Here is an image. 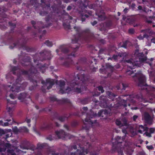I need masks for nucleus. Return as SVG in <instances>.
<instances>
[{
    "instance_id": "1",
    "label": "nucleus",
    "mask_w": 155,
    "mask_h": 155,
    "mask_svg": "<svg viewBox=\"0 0 155 155\" xmlns=\"http://www.w3.org/2000/svg\"><path fill=\"white\" fill-rule=\"evenodd\" d=\"M78 81H77V82L74 84L73 83L71 85V88L67 87L65 88L64 86L65 85L64 81H60V87L59 92L61 94L65 93H68L71 90H74V91L80 93L81 92V89L78 87L79 85L84 86L86 84V80L85 78L84 75L82 74L80 76H78Z\"/></svg>"
},
{
    "instance_id": "2",
    "label": "nucleus",
    "mask_w": 155,
    "mask_h": 155,
    "mask_svg": "<svg viewBox=\"0 0 155 155\" xmlns=\"http://www.w3.org/2000/svg\"><path fill=\"white\" fill-rule=\"evenodd\" d=\"M21 80V78L19 77L16 80L15 83L13 84L11 88V91L14 93V94H11L10 95V97L14 99L15 97V93L18 92L23 90L27 85V83L26 82L24 83L23 84H20Z\"/></svg>"
},
{
    "instance_id": "3",
    "label": "nucleus",
    "mask_w": 155,
    "mask_h": 155,
    "mask_svg": "<svg viewBox=\"0 0 155 155\" xmlns=\"http://www.w3.org/2000/svg\"><path fill=\"white\" fill-rule=\"evenodd\" d=\"M139 61H134L132 58H130L129 59H127L125 61V62L127 64V65L131 69L134 68L135 66H140V64L141 62L144 61H147V62L149 63V64L151 65V63L149 62V61H152L154 60L153 58H151L150 59L148 60L146 58H142L140 59V58H139Z\"/></svg>"
},
{
    "instance_id": "4",
    "label": "nucleus",
    "mask_w": 155,
    "mask_h": 155,
    "mask_svg": "<svg viewBox=\"0 0 155 155\" xmlns=\"http://www.w3.org/2000/svg\"><path fill=\"white\" fill-rule=\"evenodd\" d=\"M126 73L127 75H132V77H136L138 78L139 82L138 85L139 86H141L142 85H145V82L146 78L145 76L141 74V72L140 71L137 73L134 74L133 71L131 70L127 71Z\"/></svg>"
},
{
    "instance_id": "5",
    "label": "nucleus",
    "mask_w": 155,
    "mask_h": 155,
    "mask_svg": "<svg viewBox=\"0 0 155 155\" xmlns=\"http://www.w3.org/2000/svg\"><path fill=\"white\" fill-rule=\"evenodd\" d=\"M100 106L104 108L107 107L112 106V105L110 104L109 101L106 99L105 97L101 96L100 98Z\"/></svg>"
},
{
    "instance_id": "6",
    "label": "nucleus",
    "mask_w": 155,
    "mask_h": 155,
    "mask_svg": "<svg viewBox=\"0 0 155 155\" xmlns=\"http://www.w3.org/2000/svg\"><path fill=\"white\" fill-rule=\"evenodd\" d=\"M142 118L148 123L151 124L153 118L150 116L148 113L145 112L142 115Z\"/></svg>"
},
{
    "instance_id": "7",
    "label": "nucleus",
    "mask_w": 155,
    "mask_h": 155,
    "mask_svg": "<svg viewBox=\"0 0 155 155\" xmlns=\"http://www.w3.org/2000/svg\"><path fill=\"white\" fill-rule=\"evenodd\" d=\"M116 124L117 125L119 126L120 127L125 126L126 128H127L128 127V125L127 123V121L125 119L121 120L117 119L116 120Z\"/></svg>"
},
{
    "instance_id": "8",
    "label": "nucleus",
    "mask_w": 155,
    "mask_h": 155,
    "mask_svg": "<svg viewBox=\"0 0 155 155\" xmlns=\"http://www.w3.org/2000/svg\"><path fill=\"white\" fill-rule=\"evenodd\" d=\"M124 151H125L127 153L129 154H131L133 152V149L130 145H128L127 143H126L125 145V146L124 147Z\"/></svg>"
},
{
    "instance_id": "9",
    "label": "nucleus",
    "mask_w": 155,
    "mask_h": 155,
    "mask_svg": "<svg viewBox=\"0 0 155 155\" xmlns=\"http://www.w3.org/2000/svg\"><path fill=\"white\" fill-rule=\"evenodd\" d=\"M55 133L59 138H64L67 137V135L62 130H60L59 131H56Z\"/></svg>"
},
{
    "instance_id": "10",
    "label": "nucleus",
    "mask_w": 155,
    "mask_h": 155,
    "mask_svg": "<svg viewBox=\"0 0 155 155\" xmlns=\"http://www.w3.org/2000/svg\"><path fill=\"white\" fill-rule=\"evenodd\" d=\"M142 32H144V36L145 38H148L149 36L153 34V32L150 29H147L146 30H142Z\"/></svg>"
},
{
    "instance_id": "11",
    "label": "nucleus",
    "mask_w": 155,
    "mask_h": 155,
    "mask_svg": "<svg viewBox=\"0 0 155 155\" xmlns=\"http://www.w3.org/2000/svg\"><path fill=\"white\" fill-rule=\"evenodd\" d=\"M46 85L47 86V88L49 89L52 87L54 84V81L53 79H48L46 80Z\"/></svg>"
},
{
    "instance_id": "12",
    "label": "nucleus",
    "mask_w": 155,
    "mask_h": 155,
    "mask_svg": "<svg viewBox=\"0 0 155 155\" xmlns=\"http://www.w3.org/2000/svg\"><path fill=\"white\" fill-rule=\"evenodd\" d=\"M14 131L15 132L19 131L20 132H28V130L27 128L25 127H20L19 129V130L18 129L17 127H15Z\"/></svg>"
},
{
    "instance_id": "13",
    "label": "nucleus",
    "mask_w": 155,
    "mask_h": 155,
    "mask_svg": "<svg viewBox=\"0 0 155 155\" xmlns=\"http://www.w3.org/2000/svg\"><path fill=\"white\" fill-rule=\"evenodd\" d=\"M148 129L147 127H144L142 125H140L139 126V129L137 131L140 133L142 134L144 131H147Z\"/></svg>"
},
{
    "instance_id": "14",
    "label": "nucleus",
    "mask_w": 155,
    "mask_h": 155,
    "mask_svg": "<svg viewBox=\"0 0 155 155\" xmlns=\"http://www.w3.org/2000/svg\"><path fill=\"white\" fill-rule=\"evenodd\" d=\"M124 139V137H123L121 138L120 137L117 136L115 139V144H117V145H119V143H122Z\"/></svg>"
},
{
    "instance_id": "15",
    "label": "nucleus",
    "mask_w": 155,
    "mask_h": 155,
    "mask_svg": "<svg viewBox=\"0 0 155 155\" xmlns=\"http://www.w3.org/2000/svg\"><path fill=\"white\" fill-rule=\"evenodd\" d=\"M27 96V94L25 93H22L20 94V95L18 97L19 100L22 101Z\"/></svg>"
},
{
    "instance_id": "16",
    "label": "nucleus",
    "mask_w": 155,
    "mask_h": 155,
    "mask_svg": "<svg viewBox=\"0 0 155 155\" xmlns=\"http://www.w3.org/2000/svg\"><path fill=\"white\" fill-rule=\"evenodd\" d=\"M123 56V54L119 53L118 55H114L112 57L114 60L117 59L119 57H121Z\"/></svg>"
},
{
    "instance_id": "17",
    "label": "nucleus",
    "mask_w": 155,
    "mask_h": 155,
    "mask_svg": "<svg viewBox=\"0 0 155 155\" xmlns=\"http://www.w3.org/2000/svg\"><path fill=\"white\" fill-rule=\"evenodd\" d=\"M117 150L118 153L120 155H123V149L120 147H117L116 149Z\"/></svg>"
},
{
    "instance_id": "18",
    "label": "nucleus",
    "mask_w": 155,
    "mask_h": 155,
    "mask_svg": "<svg viewBox=\"0 0 155 155\" xmlns=\"http://www.w3.org/2000/svg\"><path fill=\"white\" fill-rule=\"evenodd\" d=\"M107 70L108 71H113V67L109 64L106 65Z\"/></svg>"
},
{
    "instance_id": "19",
    "label": "nucleus",
    "mask_w": 155,
    "mask_h": 155,
    "mask_svg": "<svg viewBox=\"0 0 155 155\" xmlns=\"http://www.w3.org/2000/svg\"><path fill=\"white\" fill-rule=\"evenodd\" d=\"M89 116L88 115L87 116V118L85 119V121L86 122H88L89 124H93L92 121L90 119H89Z\"/></svg>"
},
{
    "instance_id": "20",
    "label": "nucleus",
    "mask_w": 155,
    "mask_h": 155,
    "mask_svg": "<svg viewBox=\"0 0 155 155\" xmlns=\"http://www.w3.org/2000/svg\"><path fill=\"white\" fill-rule=\"evenodd\" d=\"M49 154H51V155H59V153H55L54 151L52 150H50V151L48 153Z\"/></svg>"
},
{
    "instance_id": "21",
    "label": "nucleus",
    "mask_w": 155,
    "mask_h": 155,
    "mask_svg": "<svg viewBox=\"0 0 155 155\" xmlns=\"http://www.w3.org/2000/svg\"><path fill=\"white\" fill-rule=\"evenodd\" d=\"M60 50H61L63 53H67L68 51V49L65 48H60Z\"/></svg>"
},
{
    "instance_id": "22",
    "label": "nucleus",
    "mask_w": 155,
    "mask_h": 155,
    "mask_svg": "<svg viewBox=\"0 0 155 155\" xmlns=\"http://www.w3.org/2000/svg\"><path fill=\"white\" fill-rule=\"evenodd\" d=\"M45 44L48 46L51 47L52 46L53 44L51 42L49 41H46Z\"/></svg>"
},
{
    "instance_id": "23",
    "label": "nucleus",
    "mask_w": 155,
    "mask_h": 155,
    "mask_svg": "<svg viewBox=\"0 0 155 155\" xmlns=\"http://www.w3.org/2000/svg\"><path fill=\"white\" fill-rule=\"evenodd\" d=\"M67 119L66 117H60L58 118V120L61 122H63Z\"/></svg>"
},
{
    "instance_id": "24",
    "label": "nucleus",
    "mask_w": 155,
    "mask_h": 155,
    "mask_svg": "<svg viewBox=\"0 0 155 155\" xmlns=\"http://www.w3.org/2000/svg\"><path fill=\"white\" fill-rule=\"evenodd\" d=\"M63 26L64 28L66 29H68L71 28L70 25L69 24H67L64 23H63Z\"/></svg>"
},
{
    "instance_id": "25",
    "label": "nucleus",
    "mask_w": 155,
    "mask_h": 155,
    "mask_svg": "<svg viewBox=\"0 0 155 155\" xmlns=\"http://www.w3.org/2000/svg\"><path fill=\"white\" fill-rule=\"evenodd\" d=\"M63 26L64 28L66 29H68L71 28L70 25L69 24H67L64 23H63Z\"/></svg>"
},
{
    "instance_id": "26",
    "label": "nucleus",
    "mask_w": 155,
    "mask_h": 155,
    "mask_svg": "<svg viewBox=\"0 0 155 155\" xmlns=\"http://www.w3.org/2000/svg\"><path fill=\"white\" fill-rule=\"evenodd\" d=\"M143 135L144 136L145 135L146 136L148 137H151V134L150 133L148 132L147 131L145 132L143 134Z\"/></svg>"
},
{
    "instance_id": "27",
    "label": "nucleus",
    "mask_w": 155,
    "mask_h": 155,
    "mask_svg": "<svg viewBox=\"0 0 155 155\" xmlns=\"http://www.w3.org/2000/svg\"><path fill=\"white\" fill-rule=\"evenodd\" d=\"M0 123H1L0 124L1 125L4 126H8L9 124L8 122L3 123L2 121H0Z\"/></svg>"
},
{
    "instance_id": "28",
    "label": "nucleus",
    "mask_w": 155,
    "mask_h": 155,
    "mask_svg": "<svg viewBox=\"0 0 155 155\" xmlns=\"http://www.w3.org/2000/svg\"><path fill=\"white\" fill-rule=\"evenodd\" d=\"M44 146V144L38 143V147L39 148H43Z\"/></svg>"
},
{
    "instance_id": "29",
    "label": "nucleus",
    "mask_w": 155,
    "mask_h": 155,
    "mask_svg": "<svg viewBox=\"0 0 155 155\" xmlns=\"http://www.w3.org/2000/svg\"><path fill=\"white\" fill-rule=\"evenodd\" d=\"M155 131V128H151L150 129V133L153 134L154 132Z\"/></svg>"
},
{
    "instance_id": "30",
    "label": "nucleus",
    "mask_w": 155,
    "mask_h": 155,
    "mask_svg": "<svg viewBox=\"0 0 155 155\" xmlns=\"http://www.w3.org/2000/svg\"><path fill=\"white\" fill-rule=\"evenodd\" d=\"M99 19L100 20L102 21L104 20L105 19V17L104 16L101 15L100 16H99Z\"/></svg>"
},
{
    "instance_id": "31",
    "label": "nucleus",
    "mask_w": 155,
    "mask_h": 155,
    "mask_svg": "<svg viewBox=\"0 0 155 155\" xmlns=\"http://www.w3.org/2000/svg\"><path fill=\"white\" fill-rule=\"evenodd\" d=\"M98 90L99 91H100L101 92V93H103L104 90H103V87L101 86H99L98 87Z\"/></svg>"
},
{
    "instance_id": "32",
    "label": "nucleus",
    "mask_w": 155,
    "mask_h": 155,
    "mask_svg": "<svg viewBox=\"0 0 155 155\" xmlns=\"http://www.w3.org/2000/svg\"><path fill=\"white\" fill-rule=\"evenodd\" d=\"M129 32L130 34H133L134 32V30L132 28H131L129 29Z\"/></svg>"
},
{
    "instance_id": "33",
    "label": "nucleus",
    "mask_w": 155,
    "mask_h": 155,
    "mask_svg": "<svg viewBox=\"0 0 155 155\" xmlns=\"http://www.w3.org/2000/svg\"><path fill=\"white\" fill-rule=\"evenodd\" d=\"M45 68L44 67H42L41 68H38V70H37V71H41V72L42 73H44V72L43 71H41V70H42V69H44Z\"/></svg>"
},
{
    "instance_id": "34",
    "label": "nucleus",
    "mask_w": 155,
    "mask_h": 155,
    "mask_svg": "<svg viewBox=\"0 0 155 155\" xmlns=\"http://www.w3.org/2000/svg\"><path fill=\"white\" fill-rule=\"evenodd\" d=\"M144 38H145V37L144 36V35L143 36H142L141 35H140L138 37V38L139 40H142Z\"/></svg>"
},
{
    "instance_id": "35",
    "label": "nucleus",
    "mask_w": 155,
    "mask_h": 155,
    "mask_svg": "<svg viewBox=\"0 0 155 155\" xmlns=\"http://www.w3.org/2000/svg\"><path fill=\"white\" fill-rule=\"evenodd\" d=\"M121 85H122L123 88V89L125 90V88L127 87V84L122 83L121 84Z\"/></svg>"
},
{
    "instance_id": "36",
    "label": "nucleus",
    "mask_w": 155,
    "mask_h": 155,
    "mask_svg": "<svg viewBox=\"0 0 155 155\" xmlns=\"http://www.w3.org/2000/svg\"><path fill=\"white\" fill-rule=\"evenodd\" d=\"M141 54H140V53H138V51H137L136 53L134 54V55L135 56H137L138 57L139 56L141 55Z\"/></svg>"
},
{
    "instance_id": "37",
    "label": "nucleus",
    "mask_w": 155,
    "mask_h": 155,
    "mask_svg": "<svg viewBox=\"0 0 155 155\" xmlns=\"http://www.w3.org/2000/svg\"><path fill=\"white\" fill-rule=\"evenodd\" d=\"M109 97H112L113 98L112 99H111V100L113 101L114 100V97H115V96L113 94H110V95L109 96Z\"/></svg>"
},
{
    "instance_id": "38",
    "label": "nucleus",
    "mask_w": 155,
    "mask_h": 155,
    "mask_svg": "<svg viewBox=\"0 0 155 155\" xmlns=\"http://www.w3.org/2000/svg\"><path fill=\"white\" fill-rule=\"evenodd\" d=\"M38 24L41 25H40L39 26H38V27H39V28H41V27H44L42 26V23L41 22H38L36 24V25H38Z\"/></svg>"
},
{
    "instance_id": "39",
    "label": "nucleus",
    "mask_w": 155,
    "mask_h": 155,
    "mask_svg": "<svg viewBox=\"0 0 155 155\" xmlns=\"http://www.w3.org/2000/svg\"><path fill=\"white\" fill-rule=\"evenodd\" d=\"M31 72L33 73H36V71L34 69V67H32Z\"/></svg>"
},
{
    "instance_id": "40",
    "label": "nucleus",
    "mask_w": 155,
    "mask_h": 155,
    "mask_svg": "<svg viewBox=\"0 0 155 155\" xmlns=\"http://www.w3.org/2000/svg\"><path fill=\"white\" fill-rule=\"evenodd\" d=\"M17 68L16 67H13L12 68V71H13V74H15V72L14 71H15L17 70Z\"/></svg>"
},
{
    "instance_id": "41",
    "label": "nucleus",
    "mask_w": 155,
    "mask_h": 155,
    "mask_svg": "<svg viewBox=\"0 0 155 155\" xmlns=\"http://www.w3.org/2000/svg\"><path fill=\"white\" fill-rule=\"evenodd\" d=\"M122 132L123 133L126 134H127V131L125 129H124V128H123L122 130Z\"/></svg>"
},
{
    "instance_id": "42",
    "label": "nucleus",
    "mask_w": 155,
    "mask_h": 155,
    "mask_svg": "<svg viewBox=\"0 0 155 155\" xmlns=\"http://www.w3.org/2000/svg\"><path fill=\"white\" fill-rule=\"evenodd\" d=\"M138 116L137 115H134L133 117V120L134 121H135L136 119L137 118Z\"/></svg>"
},
{
    "instance_id": "43",
    "label": "nucleus",
    "mask_w": 155,
    "mask_h": 155,
    "mask_svg": "<svg viewBox=\"0 0 155 155\" xmlns=\"http://www.w3.org/2000/svg\"><path fill=\"white\" fill-rule=\"evenodd\" d=\"M74 29L76 31H79L80 29V28L79 27H74Z\"/></svg>"
},
{
    "instance_id": "44",
    "label": "nucleus",
    "mask_w": 155,
    "mask_h": 155,
    "mask_svg": "<svg viewBox=\"0 0 155 155\" xmlns=\"http://www.w3.org/2000/svg\"><path fill=\"white\" fill-rule=\"evenodd\" d=\"M85 152L86 154H87L88 153L87 150H86L85 152L83 151V153H80L79 154V155H84V154H83V153H84Z\"/></svg>"
},
{
    "instance_id": "45",
    "label": "nucleus",
    "mask_w": 155,
    "mask_h": 155,
    "mask_svg": "<svg viewBox=\"0 0 155 155\" xmlns=\"http://www.w3.org/2000/svg\"><path fill=\"white\" fill-rule=\"evenodd\" d=\"M20 147L21 149H27V150H28V148L27 147H23L22 145Z\"/></svg>"
},
{
    "instance_id": "46",
    "label": "nucleus",
    "mask_w": 155,
    "mask_h": 155,
    "mask_svg": "<svg viewBox=\"0 0 155 155\" xmlns=\"http://www.w3.org/2000/svg\"><path fill=\"white\" fill-rule=\"evenodd\" d=\"M151 42L154 43H155V37L151 39Z\"/></svg>"
},
{
    "instance_id": "47",
    "label": "nucleus",
    "mask_w": 155,
    "mask_h": 155,
    "mask_svg": "<svg viewBox=\"0 0 155 155\" xmlns=\"http://www.w3.org/2000/svg\"><path fill=\"white\" fill-rule=\"evenodd\" d=\"M0 134H4V131L2 129H0Z\"/></svg>"
},
{
    "instance_id": "48",
    "label": "nucleus",
    "mask_w": 155,
    "mask_h": 155,
    "mask_svg": "<svg viewBox=\"0 0 155 155\" xmlns=\"http://www.w3.org/2000/svg\"><path fill=\"white\" fill-rule=\"evenodd\" d=\"M78 41V39L75 38V39L74 40H72V42L73 43H76Z\"/></svg>"
},
{
    "instance_id": "49",
    "label": "nucleus",
    "mask_w": 155,
    "mask_h": 155,
    "mask_svg": "<svg viewBox=\"0 0 155 155\" xmlns=\"http://www.w3.org/2000/svg\"><path fill=\"white\" fill-rule=\"evenodd\" d=\"M47 139H48L49 140H53V138H52L51 137H48L47 138Z\"/></svg>"
},
{
    "instance_id": "50",
    "label": "nucleus",
    "mask_w": 155,
    "mask_h": 155,
    "mask_svg": "<svg viewBox=\"0 0 155 155\" xmlns=\"http://www.w3.org/2000/svg\"><path fill=\"white\" fill-rule=\"evenodd\" d=\"M26 121L27 123H28L30 122V120L29 119H27L26 120Z\"/></svg>"
},
{
    "instance_id": "51",
    "label": "nucleus",
    "mask_w": 155,
    "mask_h": 155,
    "mask_svg": "<svg viewBox=\"0 0 155 155\" xmlns=\"http://www.w3.org/2000/svg\"><path fill=\"white\" fill-rule=\"evenodd\" d=\"M97 22L95 21H94L93 22L91 23L92 25H96V24H97Z\"/></svg>"
},
{
    "instance_id": "52",
    "label": "nucleus",
    "mask_w": 155,
    "mask_h": 155,
    "mask_svg": "<svg viewBox=\"0 0 155 155\" xmlns=\"http://www.w3.org/2000/svg\"><path fill=\"white\" fill-rule=\"evenodd\" d=\"M71 8V6H68L67 8V9L68 10H70Z\"/></svg>"
},
{
    "instance_id": "53",
    "label": "nucleus",
    "mask_w": 155,
    "mask_h": 155,
    "mask_svg": "<svg viewBox=\"0 0 155 155\" xmlns=\"http://www.w3.org/2000/svg\"><path fill=\"white\" fill-rule=\"evenodd\" d=\"M64 127L66 128L67 130H68V127L67 125H64Z\"/></svg>"
},
{
    "instance_id": "54",
    "label": "nucleus",
    "mask_w": 155,
    "mask_h": 155,
    "mask_svg": "<svg viewBox=\"0 0 155 155\" xmlns=\"http://www.w3.org/2000/svg\"><path fill=\"white\" fill-rule=\"evenodd\" d=\"M31 23L33 25H35V24H36L35 21H31Z\"/></svg>"
},
{
    "instance_id": "55",
    "label": "nucleus",
    "mask_w": 155,
    "mask_h": 155,
    "mask_svg": "<svg viewBox=\"0 0 155 155\" xmlns=\"http://www.w3.org/2000/svg\"><path fill=\"white\" fill-rule=\"evenodd\" d=\"M21 71V72H22V74H27L28 73L26 71Z\"/></svg>"
},
{
    "instance_id": "56",
    "label": "nucleus",
    "mask_w": 155,
    "mask_h": 155,
    "mask_svg": "<svg viewBox=\"0 0 155 155\" xmlns=\"http://www.w3.org/2000/svg\"><path fill=\"white\" fill-rule=\"evenodd\" d=\"M83 109L84 110H86L87 109V107H84L83 108Z\"/></svg>"
},
{
    "instance_id": "57",
    "label": "nucleus",
    "mask_w": 155,
    "mask_h": 155,
    "mask_svg": "<svg viewBox=\"0 0 155 155\" xmlns=\"http://www.w3.org/2000/svg\"><path fill=\"white\" fill-rule=\"evenodd\" d=\"M12 109L11 108H10V107H9L8 109V111H9V112H10V111Z\"/></svg>"
},
{
    "instance_id": "58",
    "label": "nucleus",
    "mask_w": 155,
    "mask_h": 155,
    "mask_svg": "<svg viewBox=\"0 0 155 155\" xmlns=\"http://www.w3.org/2000/svg\"><path fill=\"white\" fill-rule=\"evenodd\" d=\"M128 10L126 8H125L124 9V11L125 12H126L127 11V10Z\"/></svg>"
},
{
    "instance_id": "59",
    "label": "nucleus",
    "mask_w": 155,
    "mask_h": 155,
    "mask_svg": "<svg viewBox=\"0 0 155 155\" xmlns=\"http://www.w3.org/2000/svg\"><path fill=\"white\" fill-rule=\"evenodd\" d=\"M141 154H142V155H145V153H144V152H142L141 154H140V155Z\"/></svg>"
},
{
    "instance_id": "60",
    "label": "nucleus",
    "mask_w": 155,
    "mask_h": 155,
    "mask_svg": "<svg viewBox=\"0 0 155 155\" xmlns=\"http://www.w3.org/2000/svg\"><path fill=\"white\" fill-rule=\"evenodd\" d=\"M117 14H118V15L119 16L120 15V12H118L117 13Z\"/></svg>"
},
{
    "instance_id": "61",
    "label": "nucleus",
    "mask_w": 155,
    "mask_h": 155,
    "mask_svg": "<svg viewBox=\"0 0 155 155\" xmlns=\"http://www.w3.org/2000/svg\"><path fill=\"white\" fill-rule=\"evenodd\" d=\"M131 108L132 109L136 110L137 109V107H135V108Z\"/></svg>"
},
{
    "instance_id": "62",
    "label": "nucleus",
    "mask_w": 155,
    "mask_h": 155,
    "mask_svg": "<svg viewBox=\"0 0 155 155\" xmlns=\"http://www.w3.org/2000/svg\"><path fill=\"white\" fill-rule=\"evenodd\" d=\"M141 8H142V7H141V6H139V7H138V8H139V9H141Z\"/></svg>"
},
{
    "instance_id": "63",
    "label": "nucleus",
    "mask_w": 155,
    "mask_h": 155,
    "mask_svg": "<svg viewBox=\"0 0 155 155\" xmlns=\"http://www.w3.org/2000/svg\"><path fill=\"white\" fill-rule=\"evenodd\" d=\"M11 120V119H7L6 121H10Z\"/></svg>"
},
{
    "instance_id": "64",
    "label": "nucleus",
    "mask_w": 155,
    "mask_h": 155,
    "mask_svg": "<svg viewBox=\"0 0 155 155\" xmlns=\"http://www.w3.org/2000/svg\"><path fill=\"white\" fill-rule=\"evenodd\" d=\"M73 148L75 149H76L77 148H76V146H74L73 147Z\"/></svg>"
}]
</instances>
